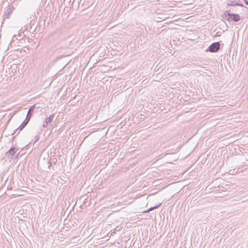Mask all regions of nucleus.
I'll return each instance as SVG.
<instances>
[{"label": "nucleus", "mask_w": 248, "mask_h": 248, "mask_svg": "<svg viewBox=\"0 0 248 248\" xmlns=\"http://www.w3.org/2000/svg\"><path fill=\"white\" fill-rule=\"evenodd\" d=\"M244 2L246 5H248V0H244Z\"/></svg>", "instance_id": "obj_11"}, {"label": "nucleus", "mask_w": 248, "mask_h": 248, "mask_svg": "<svg viewBox=\"0 0 248 248\" xmlns=\"http://www.w3.org/2000/svg\"><path fill=\"white\" fill-rule=\"evenodd\" d=\"M18 151V149L16 147H12L10 148L5 155L6 158L9 160L13 159V156H15L16 152Z\"/></svg>", "instance_id": "obj_3"}, {"label": "nucleus", "mask_w": 248, "mask_h": 248, "mask_svg": "<svg viewBox=\"0 0 248 248\" xmlns=\"http://www.w3.org/2000/svg\"><path fill=\"white\" fill-rule=\"evenodd\" d=\"M19 153H18L17 154H16V155H15V156L16 157V158H17L19 155Z\"/></svg>", "instance_id": "obj_13"}, {"label": "nucleus", "mask_w": 248, "mask_h": 248, "mask_svg": "<svg viewBox=\"0 0 248 248\" xmlns=\"http://www.w3.org/2000/svg\"><path fill=\"white\" fill-rule=\"evenodd\" d=\"M224 15L228 21H232L237 22L240 20L241 17L239 15L237 14L231 13L230 10L226 11L224 13Z\"/></svg>", "instance_id": "obj_1"}, {"label": "nucleus", "mask_w": 248, "mask_h": 248, "mask_svg": "<svg viewBox=\"0 0 248 248\" xmlns=\"http://www.w3.org/2000/svg\"><path fill=\"white\" fill-rule=\"evenodd\" d=\"M55 116V114H51L48 117L45 119L43 126L44 128H47L48 124H50Z\"/></svg>", "instance_id": "obj_4"}, {"label": "nucleus", "mask_w": 248, "mask_h": 248, "mask_svg": "<svg viewBox=\"0 0 248 248\" xmlns=\"http://www.w3.org/2000/svg\"><path fill=\"white\" fill-rule=\"evenodd\" d=\"M12 14V10L10 9H7L4 13L5 18H9Z\"/></svg>", "instance_id": "obj_8"}, {"label": "nucleus", "mask_w": 248, "mask_h": 248, "mask_svg": "<svg viewBox=\"0 0 248 248\" xmlns=\"http://www.w3.org/2000/svg\"><path fill=\"white\" fill-rule=\"evenodd\" d=\"M227 5L228 6H240L241 7H243L244 5L241 2H237L235 0L233 1H229L227 3Z\"/></svg>", "instance_id": "obj_5"}, {"label": "nucleus", "mask_w": 248, "mask_h": 248, "mask_svg": "<svg viewBox=\"0 0 248 248\" xmlns=\"http://www.w3.org/2000/svg\"><path fill=\"white\" fill-rule=\"evenodd\" d=\"M35 106H36L35 105H33L32 106H31L30 108L29 109V111L28 112L27 116H30V120L31 119V118L32 117V114H33V112L34 111V109L35 108Z\"/></svg>", "instance_id": "obj_7"}, {"label": "nucleus", "mask_w": 248, "mask_h": 248, "mask_svg": "<svg viewBox=\"0 0 248 248\" xmlns=\"http://www.w3.org/2000/svg\"><path fill=\"white\" fill-rule=\"evenodd\" d=\"M35 142H36L39 139V137L38 136H35Z\"/></svg>", "instance_id": "obj_10"}, {"label": "nucleus", "mask_w": 248, "mask_h": 248, "mask_svg": "<svg viewBox=\"0 0 248 248\" xmlns=\"http://www.w3.org/2000/svg\"><path fill=\"white\" fill-rule=\"evenodd\" d=\"M19 129V128H18V127L16 129L15 131H14V134H15L17 132L18 130Z\"/></svg>", "instance_id": "obj_12"}, {"label": "nucleus", "mask_w": 248, "mask_h": 248, "mask_svg": "<svg viewBox=\"0 0 248 248\" xmlns=\"http://www.w3.org/2000/svg\"><path fill=\"white\" fill-rule=\"evenodd\" d=\"M162 204V203H160L158 205H156L154 207H150L149 209L147 210L144 211L145 213H148L149 211H152L153 210H154L155 209L158 208Z\"/></svg>", "instance_id": "obj_9"}, {"label": "nucleus", "mask_w": 248, "mask_h": 248, "mask_svg": "<svg viewBox=\"0 0 248 248\" xmlns=\"http://www.w3.org/2000/svg\"><path fill=\"white\" fill-rule=\"evenodd\" d=\"M30 116H26V119L23 122V123L21 124V125L18 127V128H19V131H21L28 124L29 122L30 121Z\"/></svg>", "instance_id": "obj_6"}, {"label": "nucleus", "mask_w": 248, "mask_h": 248, "mask_svg": "<svg viewBox=\"0 0 248 248\" xmlns=\"http://www.w3.org/2000/svg\"><path fill=\"white\" fill-rule=\"evenodd\" d=\"M220 46V44L219 42H214L211 44L206 49V51L215 53L218 51Z\"/></svg>", "instance_id": "obj_2"}, {"label": "nucleus", "mask_w": 248, "mask_h": 248, "mask_svg": "<svg viewBox=\"0 0 248 248\" xmlns=\"http://www.w3.org/2000/svg\"><path fill=\"white\" fill-rule=\"evenodd\" d=\"M114 233H115V232H112L111 233H110V235L112 236L113 235Z\"/></svg>", "instance_id": "obj_14"}]
</instances>
